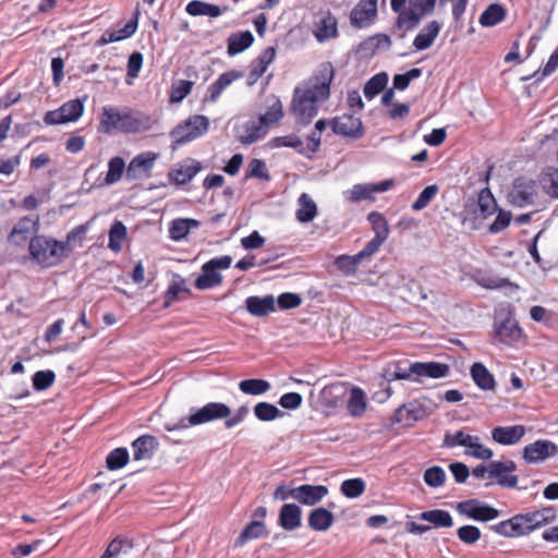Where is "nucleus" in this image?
<instances>
[{
	"instance_id": "1",
	"label": "nucleus",
	"mask_w": 558,
	"mask_h": 558,
	"mask_svg": "<svg viewBox=\"0 0 558 558\" xmlns=\"http://www.w3.org/2000/svg\"><path fill=\"white\" fill-rule=\"evenodd\" d=\"M333 75L332 64L327 62L310 84L294 88L291 110L300 124L307 125L317 116L319 105L330 96Z\"/></svg>"
},
{
	"instance_id": "2",
	"label": "nucleus",
	"mask_w": 558,
	"mask_h": 558,
	"mask_svg": "<svg viewBox=\"0 0 558 558\" xmlns=\"http://www.w3.org/2000/svg\"><path fill=\"white\" fill-rule=\"evenodd\" d=\"M556 519L551 507L542 510L518 513L490 526L492 531L505 537H520L530 534Z\"/></svg>"
},
{
	"instance_id": "3",
	"label": "nucleus",
	"mask_w": 558,
	"mask_h": 558,
	"mask_svg": "<svg viewBox=\"0 0 558 558\" xmlns=\"http://www.w3.org/2000/svg\"><path fill=\"white\" fill-rule=\"evenodd\" d=\"M28 252L31 259L41 268L56 267L69 256L61 241L44 234L31 239Z\"/></svg>"
},
{
	"instance_id": "4",
	"label": "nucleus",
	"mask_w": 558,
	"mask_h": 558,
	"mask_svg": "<svg viewBox=\"0 0 558 558\" xmlns=\"http://www.w3.org/2000/svg\"><path fill=\"white\" fill-rule=\"evenodd\" d=\"M231 408L223 402H208L201 408H191L190 415L181 417L178 422H168L163 425L168 432L185 429L191 426L203 425L213 421L225 420L230 416Z\"/></svg>"
},
{
	"instance_id": "5",
	"label": "nucleus",
	"mask_w": 558,
	"mask_h": 558,
	"mask_svg": "<svg viewBox=\"0 0 558 558\" xmlns=\"http://www.w3.org/2000/svg\"><path fill=\"white\" fill-rule=\"evenodd\" d=\"M208 128L209 120L207 117L199 114L190 117L170 132L172 149L201 137L208 131Z\"/></svg>"
},
{
	"instance_id": "6",
	"label": "nucleus",
	"mask_w": 558,
	"mask_h": 558,
	"mask_svg": "<svg viewBox=\"0 0 558 558\" xmlns=\"http://www.w3.org/2000/svg\"><path fill=\"white\" fill-rule=\"evenodd\" d=\"M232 258L229 255L214 257L203 264L202 274L194 281L198 290H209L222 283V276L219 269H228L231 266Z\"/></svg>"
},
{
	"instance_id": "7",
	"label": "nucleus",
	"mask_w": 558,
	"mask_h": 558,
	"mask_svg": "<svg viewBox=\"0 0 558 558\" xmlns=\"http://www.w3.org/2000/svg\"><path fill=\"white\" fill-rule=\"evenodd\" d=\"M522 337V329L511 312L496 315L494 323L493 343L513 345Z\"/></svg>"
},
{
	"instance_id": "8",
	"label": "nucleus",
	"mask_w": 558,
	"mask_h": 558,
	"mask_svg": "<svg viewBox=\"0 0 558 558\" xmlns=\"http://www.w3.org/2000/svg\"><path fill=\"white\" fill-rule=\"evenodd\" d=\"M158 124V119L155 117L138 111L133 110L128 107L122 109V117H121V123H120V131L121 133H142V132H148L156 128Z\"/></svg>"
},
{
	"instance_id": "9",
	"label": "nucleus",
	"mask_w": 558,
	"mask_h": 558,
	"mask_svg": "<svg viewBox=\"0 0 558 558\" xmlns=\"http://www.w3.org/2000/svg\"><path fill=\"white\" fill-rule=\"evenodd\" d=\"M436 409V404L427 399H415L407 404L400 405L396 410V420L397 422H405L408 425H413L414 423L429 416Z\"/></svg>"
},
{
	"instance_id": "10",
	"label": "nucleus",
	"mask_w": 558,
	"mask_h": 558,
	"mask_svg": "<svg viewBox=\"0 0 558 558\" xmlns=\"http://www.w3.org/2000/svg\"><path fill=\"white\" fill-rule=\"evenodd\" d=\"M456 509L460 514L481 522L492 521L500 515L498 509L477 499L461 501Z\"/></svg>"
},
{
	"instance_id": "11",
	"label": "nucleus",
	"mask_w": 558,
	"mask_h": 558,
	"mask_svg": "<svg viewBox=\"0 0 558 558\" xmlns=\"http://www.w3.org/2000/svg\"><path fill=\"white\" fill-rule=\"evenodd\" d=\"M537 193V184L533 180L517 178L509 192V201L517 207H525L534 203Z\"/></svg>"
},
{
	"instance_id": "12",
	"label": "nucleus",
	"mask_w": 558,
	"mask_h": 558,
	"mask_svg": "<svg viewBox=\"0 0 558 558\" xmlns=\"http://www.w3.org/2000/svg\"><path fill=\"white\" fill-rule=\"evenodd\" d=\"M558 453V446L549 439H537L523 448V459L529 464L542 463Z\"/></svg>"
},
{
	"instance_id": "13",
	"label": "nucleus",
	"mask_w": 558,
	"mask_h": 558,
	"mask_svg": "<svg viewBox=\"0 0 558 558\" xmlns=\"http://www.w3.org/2000/svg\"><path fill=\"white\" fill-rule=\"evenodd\" d=\"M202 170L203 165L201 161L193 158H186L170 169L168 172V180L171 184L177 186L185 185L190 183Z\"/></svg>"
},
{
	"instance_id": "14",
	"label": "nucleus",
	"mask_w": 558,
	"mask_h": 558,
	"mask_svg": "<svg viewBox=\"0 0 558 558\" xmlns=\"http://www.w3.org/2000/svg\"><path fill=\"white\" fill-rule=\"evenodd\" d=\"M377 16V0H360L350 12V23L354 28L369 27Z\"/></svg>"
},
{
	"instance_id": "15",
	"label": "nucleus",
	"mask_w": 558,
	"mask_h": 558,
	"mask_svg": "<svg viewBox=\"0 0 558 558\" xmlns=\"http://www.w3.org/2000/svg\"><path fill=\"white\" fill-rule=\"evenodd\" d=\"M331 128L333 133L357 140L364 135L363 123L360 118L351 113H344L331 120Z\"/></svg>"
},
{
	"instance_id": "16",
	"label": "nucleus",
	"mask_w": 558,
	"mask_h": 558,
	"mask_svg": "<svg viewBox=\"0 0 558 558\" xmlns=\"http://www.w3.org/2000/svg\"><path fill=\"white\" fill-rule=\"evenodd\" d=\"M38 218H33L29 216H25L21 218L11 230L8 240L11 244L15 246H23L27 242L29 243L31 239L34 238V233L38 230Z\"/></svg>"
},
{
	"instance_id": "17",
	"label": "nucleus",
	"mask_w": 558,
	"mask_h": 558,
	"mask_svg": "<svg viewBox=\"0 0 558 558\" xmlns=\"http://www.w3.org/2000/svg\"><path fill=\"white\" fill-rule=\"evenodd\" d=\"M157 158L158 155L153 151L136 155L126 167L128 179L136 180L149 177Z\"/></svg>"
},
{
	"instance_id": "18",
	"label": "nucleus",
	"mask_w": 558,
	"mask_h": 558,
	"mask_svg": "<svg viewBox=\"0 0 558 558\" xmlns=\"http://www.w3.org/2000/svg\"><path fill=\"white\" fill-rule=\"evenodd\" d=\"M392 41L387 34L378 33L368 36L360 43L356 52L363 58H371L378 52L387 51L391 48Z\"/></svg>"
},
{
	"instance_id": "19",
	"label": "nucleus",
	"mask_w": 558,
	"mask_h": 558,
	"mask_svg": "<svg viewBox=\"0 0 558 558\" xmlns=\"http://www.w3.org/2000/svg\"><path fill=\"white\" fill-rule=\"evenodd\" d=\"M525 432L523 425L497 426L492 429V438L499 445L512 446L523 438Z\"/></svg>"
},
{
	"instance_id": "20",
	"label": "nucleus",
	"mask_w": 558,
	"mask_h": 558,
	"mask_svg": "<svg viewBox=\"0 0 558 558\" xmlns=\"http://www.w3.org/2000/svg\"><path fill=\"white\" fill-rule=\"evenodd\" d=\"M122 109L116 106H105L99 116L97 131L102 134H112L120 131Z\"/></svg>"
},
{
	"instance_id": "21",
	"label": "nucleus",
	"mask_w": 558,
	"mask_h": 558,
	"mask_svg": "<svg viewBox=\"0 0 558 558\" xmlns=\"http://www.w3.org/2000/svg\"><path fill=\"white\" fill-rule=\"evenodd\" d=\"M133 459L135 461L151 459L158 449L159 442L153 435H142L132 442Z\"/></svg>"
},
{
	"instance_id": "22",
	"label": "nucleus",
	"mask_w": 558,
	"mask_h": 558,
	"mask_svg": "<svg viewBox=\"0 0 558 558\" xmlns=\"http://www.w3.org/2000/svg\"><path fill=\"white\" fill-rule=\"evenodd\" d=\"M138 16L140 11L136 10L133 14V17L130 21H128L123 27L116 31H106L99 39V44L107 45L110 43H116L132 37L135 34L138 26Z\"/></svg>"
},
{
	"instance_id": "23",
	"label": "nucleus",
	"mask_w": 558,
	"mask_h": 558,
	"mask_svg": "<svg viewBox=\"0 0 558 558\" xmlns=\"http://www.w3.org/2000/svg\"><path fill=\"white\" fill-rule=\"evenodd\" d=\"M411 372L420 377L442 378L448 376L450 367L439 362H414L411 364Z\"/></svg>"
},
{
	"instance_id": "24",
	"label": "nucleus",
	"mask_w": 558,
	"mask_h": 558,
	"mask_svg": "<svg viewBox=\"0 0 558 558\" xmlns=\"http://www.w3.org/2000/svg\"><path fill=\"white\" fill-rule=\"evenodd\" d=\"M328 494L325 485L303 484L296 487V501L305 506L318 504Z\"/></svg>"
},
{
	"instance_id": "25",
	"label": "nucleus",
	"mask_w": 558,
	"mask_h": 558,
	"mask_svg": "<svg viewBox=\"0 0 558 558\" xmlns=\"http://www.w3.org/2000/svg\"><path fill=\"white\" fill-rule=\"evenodd\" d=\"M302 510L296 504H284L279 511L278 524L286 531H293L301 525Z\"/></svg>"
},
{
	"instance_id": "26",
	"label": "nucleus",
	"mask_w": 558,
	"mask_h": 558,
	"mask_svg": "<svg viewBox=\"0 0 558 558\" xmlns=\"http://www.w3.org/2000/svg\"><path fill=\"white\" fill-rule=\"evenodd\" d=\"M440 29L441 24L439 22L430 21L415 36L413 47L418 51L428 49L434 44Z\"/></svg>"
},
{
	"instance_id": "27",
	"label": "nucleus",
	"mask_w": 558,
	"mask_h": 558,
	"mask_svg": "<svg viewBox=\"0 0 558 558\" xmlns=\"http://www.w3.org/2000/svg\"><path fill=\"white\" fill-rule=\"evenodd\" d=\"M243 77V73L240 71L231 70L219 75V77L209 85L208 87V99L211 102H216L222 92L230 86L235 80Z\"/></svg>"
},
{
	"instance_id": "28",
	"label": "nucleus",
	"mask_w": 558,
	"mask_h": 558,
	"mask_svg": "<svg viewBox=\"0 0 558 558\" xmlns=\"http://www.w3.org/2000/svg\"><path fill=\"white\" fill-rule=\"evenodd\" d=\"M254 43V36L250 31L236 32L227 39V53L232 57L250 48Z\"/></svg>"
},
{
	"instance_id": "29",
	"label": "nucleus",
	"mask_w": 558,
	"mask_h": 558,
	"mask_svg": "<svg viewBox=\"0 0 558 558\" xmlns=\"http://www.w3.org/2000/svg\"><path fill=\"white\" fill-rule=\"evenodd\" d=\"M245 305L251 315L262 317L275 311V299L272 295L248 296L245 300Z\"/></svg>"
},
{
	"instance_id": "30",
	"label": "nucleus",
	"mask_w": 558,
	"mask_h": 558,
	"mask_svg": "<svg viewBox=\"0 0 558 558\" xmlns=\"http://www.w3.org/2000/svg\"><path fill=\"white\" fill-rule=\"evenodd\" d=\"M227 8L221 9L217 4L208 3L201 0H192L186 7L185 11L187 14L192 16H209V17H218L220 16Z\"/></svg>"
},
{
	"instance_id": "31",
	"label": "nucleus",
	"mask_w": 558,
	"mask_h": 558,
	"mask_svg": "<svg viewBox=\"0 0 558 558\" xmlns=\"http://www.w3.org/2000/svg\"><path fill=\"white\" fill-rule=\"evenodd\" d=\"M471 376L475 385L482 390H493L496 386L494 375L488 368L480 362H475L471 366Z\"/></svg>"
},
{
	"instance_id": "32",
	"label": "nucleus",
	"mask_w": 558,
	"mask_h": 558,
	"mask_svg": "<svg viewBox=\"0 0 558 558\" xmlns=\"http://www.w3.org/2000/svg\"><path fill=\"white\" fill-rule=\"evenodd\" d=\"M242 129L239 141L244 145H251L267 134V128L259 120H250L243 124Z\"/></svg>"
},
{
	"instance_id": "33",
	"label": "nucleus",
	"mask_w": 558,
	"mask_h": 558,
	"mask_svg": "<svg viewBox=\"0 0 558 558\" xmlns=\"http://www.w3.org/2000/svg\"><path fill=\"white\" fill-rule=\"evenodd\" d=\"M201 222L192 218H177L169 226V238L173 241H182L186 238L190 230L197 228Z\"/></svg>"
},
{
	"instance_id": "34",
	"label": "nucleus",
	"mask_w": 558,
	"mask_h": 558,
	"mask_svg": "<svg viewBox=\"0 0 558 558\" xmlns=\"http://www.w3.org/2000/svg\"><path fill=\"white\" fill-rule=\"evenodd\" d=\"M333 514L326 508H316L310 512L308 526L314 531H327L333 523Z\"/></svg>"
},
{
	"instance_id": "35",
	"label": "nucleus",
	"mask_w": 558,
	"mask_h": 558,
	"mask_svg": "<svg viewBox=\"0 0 558 558\" xmlns=\"http://www.w3.org/2000/svg\"><path fill=\"white\" fill-rule=\"evenodd\" d=\"M506 9L499 3L489 4L480 16V24L484 27H493L506 19Z\"/></svg>"
},
{
	"instance_id": "36",
	"label": "nucleus",
	"mask_w": 558,
	"mask_h": 558,
	"mask_svg": "<svg viewBox=\"0 0 558 558\" xmlns=\"http://www.w3.org/2000/svg\"><path fill=\"white\" fill-rule=\"evenodd\" d=\"M132 548V541L123 536H117L108 544L100 558H120L121 555H128Z\"/></svg>"
},
{
	"instance_id": "37",
	"label": "nucleus",
	"mask_w": 558,
	"mask_h": 558,
	"mask_svg": "<svg viewBox=\"0 0 558 558\" xmlns=\"http://www.w3.org/2000/svg\"><path fill=\"white\" fill-rule=\"evenodd\" d=\"M300 208L296 210V219L300 222H310L317 215V206L311 196L302 193L298 199Z\"/></svg>"
},
{
	"instance_id": "38",
	"label": "nucleus",
	"mask_w": 558,
	"mask_h": 558,
	"mask_svg": "<svg viewBox=\"0 0 558 558\" xmlns=\"http://www.w3.org/2000/svg\"><path fill=\"white\" fill-rule=\"evenodd\" d=\"M181 292L190 294V289L186 286V281L180 275H174L172 281L170 282L168 289L163 294L165 307H169L172 303L178 299Z\"/></svg>"
},
{
	"instance_id": "39",
	"label": "nucleus",
	"mask_w": 558,
	"mask_h": 558,
	"mask_svg": "<svg viewBox=\"0 0 558 558\" xmlns=\"http://www.w3.org/2000/svg\"><path fill=\"white\" fill-rule=\"evenodd\" d=\"M367 221L372 226L374 238L386 241L389 236L390 228L385 216L379 211H371L367 215Z\"/></svg>"
},
{
	"instance_id": "40",
	"label": "nucleus",
	"mask_w": 558,
	"mask_h": 558,
	"mask_svg": "<svg viewBox=\"0 0 558 558\" xmlns=\"http://www.w3.org/2000/svg\"><path fill=\"white\" fill-rule=\"evenodd\" d=\"M420 519L432 523L435 527H450L453 525L451 514L441 509L423 511Z\"/></svg>"
},
{
	"instance_id": "41",
	"label": "nucleus",
	"mask_w": 558,
	"mask_h": 558,
	"mask_svg": "<svg viewBox=\"0 0 558 558\" xmlns=\"http://www.w3.org/2000/svg\"><path fill=\"white\" fill-rule=\"evenodd\" d=\"M271 385L266 379L250 378L239 383V389L241 392L248 396H260L268 392Z\"/></svg>"
},
{
	"instance_id": "42",
	"label": "nucleus",
	"mask_w": 558,
	"mask_h": 558,
	"mask_svg": "<svg viewBox=\"0 0 558 558\" xmlns=\"http://www.w3.org/2000/svg\"><path fill=\"white\" fill-rule=\"evenodd\" d=\"M476 207L482 218H487L496 211L497 202L488 187H484L480 191Z\"/></svg>"
},
{
	"instance_id": "43",
	"label": "nucleus",
	"mask_w": 558,
	"mask_h": 558,
	"mask_svg": "<svg viewBox=\"0 0 558 558\" xmlns=\"http://www.w3.org/2000/svg\"><path fill=\"white\" fill-rule=\"evenodd\" d=\"M388 83V74L380 72L372 76L364 85V96L371 100L385 89Z\"/></svg>"
},
{
	"instance_id": "44",
	"label": "nucleus",
	"mask_w": 558,
	"mask_h": 558,
	"mask_svg": "<svg viewBox=\"0 0 558 558\" xmlns=\"http://www.w3.org/2000/svg\"><path fill=\"white\" fill-rule=\"evenodd\" d=\"M363 260L355 255H339L335 259L336 268L345 276H353L356 274L359 266Z\"/></svg>"
},
{
	"instance_id": "45",
	"label": "nucleus",
	"mask_w": 558,
	"mask_h": 558,
	"mask_svg": "<svg viewBox=\"0 0 558 558\" xmlns=\"http://www.w3.org/2000/svg\"><path fill=\"white\" fill-rule=\"evenodd\" d=\"M366 409L364 391L359 387H353L348 401V411L354 417L363 415Z\"/></svg>"
},
{
	"instance_id": "46",
	"label": "nucleus",
	"mask_w": 558,
	"mask_h": 558,
	"mask_svg": "<svg viewBox=\"0 0 558 558\" xmlns=\"http://www.w3.org/2000/svg\"><path fill=\"white\" fill-rule=\"evenodd\" d=\"M283 117V107L281 100L272 96V102L268 106L265 113L260 114L258 120L268 128L271 124L279 122Z\"/></svg>"
},
{
	"instance_id": "47",
	"label": "nucleus",
	"mask_w": 558,
	"mask_h": 558,
	"mask_svg": "<svg viewBox=\"0 0 558 558\" xmlns=\"http://www.w3.org/2000/svg\"><path fill=\"white\" fill-rule=\"evenodd\" d=\"M266 533L264 521L253 520L243 529L236 539L238 545H244L247 541L256 539Z\"/></svg>"
},
{
	"instance_id": "48",
	"label": "nucleus",
	"mask_w": 558,
	"mask_h": 558,
	"mask_svg": "<svg viewBox=\"0 0 558 558\" xmlns=\"http://www.w3.org/2000/svg\"><path fill=\"white\" fill-rule=\"evenodd\" d=\"M128 234L126 227L122 221L116 220L109 230V242L108 247L118 253L122 248V242L125 240Z\"/></svg>"
},
{
	"instance_id": "49",
	"label": "nucleus",
	"mask_w": 558,
	"mask_h": 558,
	"mask_svg": "<svg viewBox=\"0 0 558 558\" xmlns=\"http://www.w3.org/2000/svg\"><path fill=\"white\" fill-rule=\"evenodd\" d=\"M398 13V17L396 20L395 26L398 29H401L405 27L408 31L414 29L422 16L420 13H417L416 10H414L411 5L407 10H400Z\"/></svg>"
},
{
	"instance_id": "50",
	"label": "nucleus",
	"mask_w": 558,
	"mask_h": 558,
	"mask_svg": "<svg viewBox=\"0 0 558 558\" xmlns=\"http://www.w3.org/2000/svg\"><path fill=\"white\" fill-rule=\"evenodd\" d=\"M345 198L352 203H359L361 201H374L375 193L372 183L355 184L347 191Z\"/></svg>"
},
{
	"instance_id": "51",
	"label": "nucleus",
	"mask_w": 558,
	"mask_h": 558,
	"mask_svg": "<svg viewBox=\"0 0 558 558\" xmlns=\"http://www.w3.org/2000/svg\"><path fill=\"white\" fill-rule=\"evenodd\" d=\"M539 183L543 190L551 197H558V169L548 167L541 175Z\"/></svg>"
},
{
	"instance_id": "52",
	"label": "nucleus",
	"mask_w": 558,
	"mask_h": 558,
	"mask_svg": "<svg viewBox=\"0 0 558 558\" xmlns=\"http://www.w3.org/2000/svg\"><path fill=\"white\" fill-rule=\"evenodd\" d=\"M253 411L256 418L262 422H270L284 414L275 404L266 401L256 403Z\"/></svg>"
},
{
	"instance_id": "53",
	"label": "nucleus",
	"mask_w": 558,
	"mask_h": 558,
	"mask_svg": "<svg viewBox=\"0 0 558 558\" xmlns=\"http://www.w3.org/2000/svg\"><path fill=\"white\" fill-rule=\"evenodd\" d=\"M272 147H290L295 149L299 154L307 155L303 141L295 134L284 136H277L271 140Z\"/></svg>"
},
{
	"instance_id": "54",
	"label": "nucleus",
	"mask_w": 558,
	"mask_h": 558,
	"mask_svg": "<svg viewBox=\"0 0 558 558\" xmlns=\"http://www.w3.org/2000/svg\"><path fill=\"white\" fill-rule=\"evenodd\" d=\"M124 170L125 162L122 157L111 158L108 162V172L105 178L106 184L111 185L120 181Z\"/></svg>"
},
{
	"instance_id": "55",
	"label": "nucleus",
	"mask_w": 558,
	"mask_h": 558,
	"mask_svg": "<svg viewBox=\"0 0 558 558\" xmlns=\"http://www.w3.org/2000/svg\"><path fill=\"white\" fill-rule=\"evenodd\" d=\"M337 33V21L333 16L329 15L320 21L315 36L319 43H323L336 37Z\"/></svg>"
},
{
	"instance_id": "56",
	"label": "nucleus",
	"mask_w": 558,
	"mask_h": 558,
	"mask_svg": "<svg viewBox=\"0 0 558 558\" xmlns=\"http://www.w3.org/2000/svg\"><path fill=\"white\" fill-rule=\"evenodd\" d=\"M365 482L360 477L345 480L340 485L341 494L351 499L361 496L365 492Z\"/></svg>"
},
{
	"instance_id": "57",
	"label": "nucleus",
	"mask_w": 558,
	"mask_h": 558,
	"mask_svg": "<svg viewBox=\"0 0 558 558\" xmlns=\"http://www.w3.org/2000/svg\"><path fill=\"white\" fill-rule=\"evenodd\" d=\"M130 454L126 448L119 447L110 451L107 456L106 463L109 470H119L126 465Z\"/></svg>"
},
{
	"instance_id": "58",
	"label": "nucleus",
	"mask_w": 558,
	"mask_h": 558,
	"mask_svg": "<svg viewBox=\"0 0 558 558\" xmlns=\"http://www.w3.org/2000/svg\"><path fill=\"white\" fill-rule=\"evenodd\" d=\"M54 379L56 374L52 371H38L32 377L33 388L36 391H44L53 385Z\"/></svg>"
},
{
	"instance_id": "59",
	"label": "nucleus",
	"mask_w": 558,
	"mask_h": 558,
	"mask_svg": "<svg viewBox=\"0 0 558 558\" xmlns=\"http://www.w3.org/2000/svg\"><path fill=\"white\" fill-rule=\"evenodd\" d=\"M66 122L77 121L84 111V105L80 99H73L64 102L61 107Z\"/></svg>"
},
{
	"instance_id": "60",
	"label": "nucleus",
	"mask_w": 558,
	"mask_h": 558,
	"mask_svg": "<svg viewBox=\"0 0 558 558\" xmlns=\"http://www.w3.org/2000/svg\"><path fill=\"white\" fill-rule=\"evenodd\" d=\"M245 178H257L263 181H270L266 162L262 159H252L245 173Z\"/></svg>"
},
{
	"instance_id": "61",
	"label": "nucleus",
	"mask_w": 558,
	"mask_h": 558,
	"mask_svg": "<svg viewBox=\"0 0 558 558\" xmlns=\"http://www.w3.org/2000/svg\"><path fill=\"white\" fill-rule=\"evenodd\" d=\"M423 478L427 486L433 488L440 487L446 482V472L440 466H430L425 470Z\"/></svg>"
},
{
	"instance_id": "62",
	"label": "nucleus",
	"mask_w": 558,
	"mask_h": 558,
	"mask_svg": "<svg viewBox=\"0 0 558 558\" xmlns=\"http://www.w3.org/2000/svg\"><path fill=\"white\" fill-rule=\"evenodd\" d=\"M439 187L437 184L426 186L417 196L415 202L412 204V210L418 211L427 207V205L437 195Z\"/></svg>"
},
{
	"instance_id": "63",
	"label": "nucleus",
	"mask_w": 558,
	"mask_h": 558,
	"mask_svg": "<svg viewBox=\"0 0 558 558\" xmlns=\"http://www.w3.org/2000/svg\"><path fill=\"white\" fill-rule=\"evenodd\" d=\"M89 230V222L82 223L70 230L64 241H61L62 245L65 246L66 253L70 255L73 251L71 244L76 241H82Z\"/></svg>"
},
{
	"instance_id": "64",
	"label": "nucleus",
	"mask_w": 558,
	"mask_h": 558,
	"mask_svg": "<svg viewBox=\"0 0 558 558\" xmlns=\"http://www.w3.org/2000/svg\"><path fill=\"white\" fill-rule=\"evenodd\" d=\"M472 440V436L465 434L463 430H458L454 434L447 433L444 437L442 447L446 448H454L457 446L468 447L470 441Z\"/></svg>"
}]
</instances>
